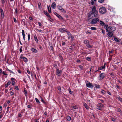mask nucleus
<instances>
[{
    "label": "nucleus",
    "mask_w": 122,
    "mask_h": 122,
    "mask_svg": "<svg viewBox=\"0 0 122 122\" xmlns=\"http://www.w3.org/2000/svg\"><path fill=\"white\" fill-rule=\"evenodd\" d=\"M93 15L95 17L99 18V15H98V12L96 10V8L95 6L93 7L92 10V12H90L88 15V17L90 18H91L93 17Z\"/></svg>",
    "instance_id": "1"
},
{
    "label": "nucleus",
    "mask_w": 122,
    "mask_h": 122,
    "mask_svg": "<svg viewBox=\"0 0 122 122\" xmlns=\"http://www.w3.org/2000/svg\"><path fill=\"white\" fill-rule=\"evenodd\" d=\"M104 28L106 29V32H113L116 29V27L113 26H108L106 24L104 26Z\"/></svg>",
    "instance_id": "2"
},
{
    "label": "nucleus",
    "mask_w": 122,
    "mask_h": 122,
    "mask_svg": "<svg viewBox=\"0 0 122 122\" xmlns=\"http://www.w3.org/2000/svg\"><path fill=\"white\" fill-rule=\"evenodd\" d=\"M99 21V19L97 17L93 19L90 22V23L92 24H96Z\"/></svg>",
    "instance_id": "3"
},
{
    "label": "nucleus",
    "mask_w": 122,
    "mask_h": 122,
    "mask_svg": "<svg viewBox=\"0 0 122 122\" xmlns=\"http://www.w3.org/2000/svg\"><path fill=\"white\" fill-rule=\"evenodd\" d=\"M99 12L102 14L105 13L106 12V10L104 7H101L99 9Z\"/></svg>",
    "instance_id": "4"
},
{
    "label": "nucleus",
    "mask_w": 122,
    "mask_h": 122,
    "mask_svg": "<svg viewBox=\"0 0 122 122\" xmlns=\"http://www.w3.org/2000/svg\"><path fill=\"white\" fill-rule=\"evenodd\" d=\"M84 43L88 48H92L93 47V45L89 44V41L88 40H85Z\"/></svg>",
    "instance_id": "5"
},
{
    "label": "nucleus",
    "mask_w": 122,
    "mask_h": 122,
    "mask_svg": "<svg viewBox=\"0 0 122 122\" xmlns=\"http://www.w3.org/2000/svg\"><path fill=\"white\" fill-rule=\"evenodd\" d=\"M105 77V74L104 73L100 74L98 77V79L99 80L103 79Z\"/></svg>",
    "instance_id": "6"
},
{
    "label": "nucleus",
    "mask_w": 122,
    "mask_h": 122,
    "mask_svg": "<svg viewBox=\"0 0 122 122\" xmlns=\"http://www.w3.org/2000/svg\"><path fill=\"white\" fill-rule=\"evenodd\" d=\"M67 33L68 35L67 37L68 39H69L71 38V40H73L74 38V36H73L72 34H71L69 31H68Z\"/></svg>",
    "instance_id": "7"
},
{
    "label": "nucleus",
    "mask_w": 122,
    "mask_h": 122,
    "mask_svg": "<svg viewBox=\"0 0 122 122\" xmlns=\"http://www.w3.org/2000/svg\"><path fill=\"white\" fill-rule=\"evenodd\" d=\"M57 8L59 10H60L62 12L64 13H66V11L61 6L58 5L57 6Z\"/></svg>",
    "instance_id": "8"
},
{
    "label": "nucleus",
    "mask_w": 122,
    "mask_h": 122,
    "mask_svg": "<svg viewBox=\"0 0 122 122\" xmlns=\"http://www.w3.org/2000/svg\"><path fill=\"white\" fill-rule=\"evenodd\" d=\"M58 30L62 33H63L64 31L66 32L67 33L68 31L67 29H65V28H60L58 29Z\"/></svg>",
    "instance_id": "9"
},
{
    "label": "nucleus",
    "mask_w": 122,
    "mask_h": 122,
    "mask_svg": "<svg viewBox=\"0 0 122 122\" xmlns=\"http://www.w3.org/2000/svg\"><path fill=\"white\" fill-rule=\"evenodd\" d=\"M56 74L58 76H60L62 73V71L61 70H59L58 68H56Z\"/></svg>",
    "instance_id": "10"
},
{
    "label": "nucleus",
    "mask_w": 122,
    "mask_h": 122,
    "mask_svg": "<svg viewBox=\"0 0 122 122\" xmlns=\"http://www.w3.org/2000/svg\"><path fill=\"white\" fill-rule=\"evenodd\" d=\"M0 10L1 14L0 17L1 18L3 19L4 17V15L3 11L2 9L1 8L0 9Z\"/></svg>",
    "instance_id": "11"
},
{
    "label": "nucleus",
    "mask_w": 122,
    "mask_h": 122,
    "mask_svg": "<svg viewBox=\"0 0 122 122\" xmlns=\"http://www.w3.org/2000/svg\"><path fill=\"white\" fill-rule=\"evenodd\" d=\"M54 14L56 15L60 19L62 20L63 19V17L60 15H59L55 12H53Z\"/></svg>",
    "instance_id": "12"
},
{
    "label": "nucleus",
    "mask_w": 122,
    "mask_h": 122,
    "mask_svg": "<svg viewBox=\"0 0 122 122\" xmlns=\"http://www.w3.org/2000/svg\"><path fill=\"white\" fill-rule=\"evenodd\" d=\"M86 85L87 87H88L93 88V86L92 84L89 82L87 83H86Z\"/></svg>",
    "instance_id": "13"
},
{
    "label": "nucleus",
    "mask_w": 122,
    "mask_h": 122,
    "mask_svg": "<svg viewBox=\"0 0 122 122\" xmlns=\"http://www.w3.org/2000/svg\"><path fill=\"white\" fill-rule=\"evenodd\" d=\"M108 32L107 34L108 36L110 37H112L113 36V32Z\"/></svg>",
    "instance_id": "14"
},
{
    "label": "nucleus",
    "mask_w": 122,
    "mask_h": 122,
    "mask_svg": "<svg viewBox=\"0 0 122 122\" xmlns=\"http://www.w3.org/2000/svg\"><path fill=\"white\" fill-rule=\"evenodd\" d=\"M31 50L32 52L34 53H37L38 52V51L36 49L33 48H31Z\"/></svg>",
    "instance_id": "15"
},
{
    "label": "nucleus",
    "mask_w": 122,
    "mask_h": 122,
    "mask_svg": "<svg viewBox=\"0 0 122 122\" xmlns=\"http://www.w3.org/2000/svg\"><path fill=\"white\" fill-rule=\"evenodd\" d=\"M56 5L55 2H53L51 5V7L52 8L55 9L56 7Z\"/></svg>",
    "instance_id": "16"
},
{
    "label": "nucleus",
    "mask_w": 122,
    "mask_h": 122,
    "mask_svg": "<svg viewBox=\"0 0 122 122\" xmlns=\"http://www.w3.org/2000/svg\"><path fill=\"white\" fill-rule=\"evenodd\" d=\"M106 64L105 63L104 65L98 68V70H102L105 68Z\"/></svg>",
    "instance_id": "17"
},
{
    "label": "nucleus",
    "mask_w": 122,
    "mask_h": 122,
    "mask_svg": "<svg viewBox=\"0 0 122 122\" xmlns=\"http://www.w3.org/2000/svg\"><path fill=\"white\" fill-rule=\"evenodd\" d=\"M34 39L35 41L37 43L38 42V40L37 39V36L36 35H34Z\"/></svg>",
    "instance_id": "18"
},
{
    "label": "nucleus",
    "mask_w": 122,
    "mask_h": 122,
    "mask_svg": "<svg viewBox=\"0 0 122 122\" xmlns=\"http://www.w3.org/2000/svg\"><path fill=\"white\" fill-rule=\"evenodd\" d=\"M71 108L72 110H74L76 109H77V107H76L75 106H71Z\"/></svg>",
    "instance_id": "19"
},
{
    "label": "nucleus",
    "mask_w": 122,
    "mask_h": 122,
    "mask_svg": "<svg viewBox=\"0 0 122 122\" xmlns=\"http://www.w3.org/2000/svg\"><path fill=\"white\" fill-rule=\"evenodd\" d=\"M21 59H22L24 60V62H27L28 61V60L26 57H20Z\"/></svg>",
    "instance_id": "20"
},
{
    "label": "nucleus",
    "mask_w": 122,
    "mask_h": 122,
    "mask_svg": "<svg viewBox=\"0 0 122 122\" xmlns=\"http://www.w3.org/2000/svg\"><path fill=\"white\" fill-rule=\"evenodd\" d=\"M22 34L23 38L24 41H25V35L24 33V31L23 30H22Z\"/></svg>",
    "instance_id": "21"
},
{
    "label": "nucleus",
    "mask_w": 122,
    "mask_h": 122,
    "mask_svg": "<svg viewBox=\"0 0 122 122\" xmlns=\"http://www.w3.org/2000/svg\"><path fill=\"white\" fill-rule=\"evenodd\" d=\"M114 39L115 41L116 42H120V41L118 38L116 37H114Z\"/></svg>",
    "instance_id": "22"
},
{
    "label": "nucleus",
    "mask_w": 122,
    "mask_h": 122,
    "mask_svg": "<svg viewBox=\"0 0 122 122\" xmlns=\"http://www.w3.org/2000/svg\"><path fill=\"white\" fill-rule=\"evenodd\" d=\"M100 23L101 25L102 26H104L105 25L104 22L102 21H100Z\"/></svg>",
    "instance_id": "23"
},
{
    "label": "nucleus",
    "mask_w": 122,
    "mask_h": 122,
    "mask_svg": "<svg viewBox=\"0 0 122 122\" xmlns=\"http://www.w3.org/2000/svg\"><path fill=\"white\" fill-rule=\"evenodd\" d=\"M97 0H91L90 3L92 5H93Z\"/></svg>",
    "instance_id": "24"
},
{
    "label": "nucleus",
    "mask_w": 122,
    "mask_h": 122,
    "mask_svg": "<svg viewBox=\"0 0 122 122\" xmlns=\"http://www.w3.org/2000/svg\"><path fill=\"white\" fill-rule=\"evenodd\" d=\"M44 14L47 17H50V15L46 11H44Z\"/></svg>",
    "instance_id": "25"
},
{
    "label": "nucleus",
    "mask_w": 122,
    "mask_h": 122,
    "mask_svg": "<svg viewBox=\"0 0 122 122\" xmlns=\"http://www.w3.org/2000/svg\"><path fill=\"white\" fill-rule=\"evenodd\" d=\"M84 105L85 106V108L87 109H89V107L85 103H84Z\"/></svg>",
    "instance_id": "26"
},
{
    "label": "nucleus",
    "mask_w": 122,
    "mask_h": 122,
    "mask_svg": "<svg viewBox=\"0 0 122 122\" xmlns=\"http://www.w3.org/2000/svg\"><path fill=\"white\" fill-rule=\"evenodd\" d=\"M24 94L26 97L27 96V93L26 89L25 88L24 89Z\"/></svg>",
    "instance_id": "27"
},
{
    "label": "nucleus",
    "mask_w": 122,
    "mask_h": 122,
    "mask_svg": "<svg viewBox=\"0 0 122 122\" xmlns=\"http://www.w3.org/2000/svg\"><path fill=\"white\" fill-rule=\"evenodd\" d=\"M101 92L102 94H105L106 93V92L103 90H102L101 91Z\"/></svg>",
    "instance_id": "28"
},
{
    "label": "nucleus",
    "mask_w": 122,
    "mask_h": 122,
    "mask_svg": "<svg viewBox=\"0 0 122 122\" xmlns=\"http://www.w3.org/2000/svg\"><path fill=\"white\" fill-rule=\"evenodd\" d=\"M99 106L102 109V108H104V106L101 103H99L98 104Z\"/></svg>",
    "instance_id": "29"
},
{
    "label": "nucleus",
    "mask_w": 122,
    "mask_h": 122,
    "mask_svg": "<svg viewBox=\"0 0 122 122\" xmlns=\"http://www.w3.org/2000/svg\"><path fill=\"white\" fill-rule=\"evenodd\" d=\"M114 8L111 7H109L108 8V9L110 10V11H113Z\"/></svg>",
    "instance_id": "30"
},
{
    "label": "nucleus",
    "mask_w": 122,
    "mask_h": 122,
    "mask_svg": "<svg viewBox=\"0 0 122 122\" xmlns=\"http://www.w3.org/2000/svg\"><path fill=\"white\" fill-rule=\"evenodd\" d=\"M71 119V117L70 116H68L66 118V119L67 120L69 121Z\"/></svg>",
    "instance_id": "31"
},
{
    "label": "nucleus",
    "mask_w": 122,
    "mask_h": 122,
    "mask_svg": "<svg viewBox=\"0 0 122 122\" xmlns=\"http://www.w3.org/2000/svg\"><path fill=\"white\" fill-rule=\"evenodd\" d=\"M68 91L69 92L70 94H72L73 93V92L71 91V90L70 88L69 89Z\"/></svg>",
    "instance_id": "32"
},
{
    "label": "nucleus",
    "mask_w": 122,
    "mask_h": 122,
    "mask_svg": "<svg viewBox=\"0 0 122 122\" xmlns=\"http://www.w3.org/2000/svg\"><path fill=\"white\" fill-rule=\"evenodd\" d=\"M36 30L38 32H42V30L38 29H36Z\"/></svg>",
    "instance_id": "33"
},
{
    "label": "nucleus",
    "mask_w": 122,
    "mask_h": 122,
    "mask_svg": "<svg viewBox=\"0 0 122 122\" xmlns=\"http://www.w3.org/2000/svg\"><path fill=\"white\" fill-rule=\"evenodd\" d=\"M47 7L48 12L49 13H51V7H50V8H49L48 6H47Z\"/></svg>",
    "instance_id": "34"
},
{
    "label": "nucleus",
    "mask_w": 122,
    "mask_h": 122,
    "mask_svg": "<svg viewBox=\"0 0 122 122\" xmlns=\"http://www.w3.org/2000/svg\"><path fill=\"white\" fill-rule=\"evenodd\" d=\"M7 70L10 73H11L13 74H15V73L13 72L11 70H10L7 68Z\"/></svg>",
    "instance_id": "35"
},
{
    "label": "nucleus",
    "mask_w": 122,
    "mask_h": 122,
    "mask_svg": "<svg viewBox=\"0 0 122 122\" xmlns=\"http://www.w3.org/2000/svg\"><path fill=\"white\" fill-rule=\"evenodd\" d=\"M97 109L100 110H101L102 109V108H101L98 105L97 106Z\"/></svg>",
    "instance_id": "36"
},
{
    "label": "nucleus",
    "mask_w": 122,
    "mask_h": 122,
    "mask_svg": "<svg viewBox=\"0 0 122 122\" xmlns=\"http://www.w3.org/2000/svg\"><path fill=\"white\" fill-rule=\"evenodd\" d=\"M95 87L96 88H100V86L98 85H97L96 84H95Z\"/></svg>",
    "instance_id": "37"
},
{
    "label": "nucleus",
    "mask_w": 122,
    "mask_h": 122,
    "mask_svg": "<svg viewBox=\"0 0 122 122\" xmlns=\"http://www.w3.org/2000/svg\"><path fill=\"white\" fill-rule=\"evenodd\" d=\"M49 17L48 19L51 22H52L53 21V20L51 17L50 16V17Z\"/></svg>",
    "instance_id": "38"
},
{
    "label": "nucleus",
    "mask_w": 122,
    "mask_h": 122,
    "mask_svg": "<svg viewBox=\"0 0 122 122\" xmlns=\"http://www.w3.org/2000/svg\"><path fill=\"white\" fill-rule=\"evenodd\" d=\"M86 59L88 60L89 61H91V59L89 57H87L86 58Z\"/></svg>",
    "instance_id": "39"
},
{
    "label": "nucleus",
    "mask_w": 122,
    "mask_h": 122,
    "mask_svg": "<svg viewBox=\"0 0 122 122\" xmlns=\"http://www.w3.org/2000/svg\"><path fill=\"white\" fill-rule=\"evenodd\" d=\"M35 99L36 101V102L37 103H40V101H39V100L37 98H36Z\"/></svg>",
    "instance_id": "40"
},
{
    "label": "nucleus",
    "mask_w": 122,
    "mask_h": 122,
    "mask_svg": "<svg viewBox=\"0 0 122 122\" xmlns=\"http://www.w3.org/2000/svg\"><path fill=\"white\" fill-rule=\"evenodd\" d=\"M96 28L95 27H91L90 28V29L92 30H96Z\"/></svg>",
    "instance_id": "41"
},
{
    "label": "nucleus",
    "mask_w": 122,
    "mask_h": 122,
    "mask_svg": "<svg viewBox=\"0 0 122 122\" xmlns=\"http://www.w3.org/2000/svg\"><path fill=\"white\" fill-rule=\"evenodd\" d=\"M30 34H28V40L29 41L30 39Z\"/></svg>",
    "instance_id": "42"
},
{
    "label": "nucleus",
    "mask_w": 122,
    "mask_h": 122,
    "mask_svg": "<svg viewBox=\"0 0 122 122\" xmlns=\"http://www.w3.org/2000/svg\"><path fill=\"white\" fill-rule=\"evenodd\" d=\"M79 66L81 70H82L83 69V67L82 66L79 65Z\"/></svg>",
    "instance_id": "43"
},
{
    "label": "nucleus",
    "mask_w": 122,
    "mask_h": 122,
    "mask_svg": "<svg viewBox=\"0 0 122 122\" xmlns=\"http://www.w3.org/2000/svg\"><path fill=\"white\" fill-rule=\"evenodd\" d=\"M104 0H98V2L100 3H102L104 1Z\"/></svg>",
    "instance_id": "44"
},
{
    "label": "nucleus",
    "mask_w": 122,
    "mask_h": 122,
    "mask_svg": "<svg viewBox=\"0 0 122 122\" xmlns=\"http://www.w3.org/2000/svg\"><path fill=\"white\" fill-rule=\"evenodd\" d=\"M38 24L39 26H41L42 25V24L41 23L39 22H38Z\"/></svg>",
    "instance_id": "45"
},
{
    "label": "nucleus",
    "mask_w": 122,
    "mask_h": 122,
    "mask_svg": "<svg viewBox=\"0 0 122 122\" xmlns=\"http://www.w3.org/2000/svg\"><path fill=\"white\" fill-rule=\"evenodd\" d=\"M13 19H14V22L15 23H16L17 22V20H16V18H15L14 17Z\"/></svg>",
    "instance_id": "46"
},
{
    "label": "nucleus",
    "mask_w": 122,
    "mask_h": 122,
    "mask_svg": "<svg viewBox=\"0 0 122 122\" xmlns=\"http://www.w3.org/2000/svg\"><path fill=\"white\" fill-rule=\"evenodd\" d=\"M27 107L28 108H31L32 107V106L30 105H28L27 106Z\"/></svg>",
    "instance_id": "47"
},
{
    "label": "nucleus",
    "mask_w": 122,
    "mask_h": 122,
    "mask_svg": "<svg viewBox=\"0 0 122 122\" xmlns=\"http://www.w3.org/2000/svg\"><path fill=\"white\" fill-rule=\"evenodd\" d=\"M113 53V51L111 50V51H110L109 52V54H110L111 53L112 54Z\"/></svg>",
    "instance_id": "48"
},
{
    "label": "nucleus",
    "mask_w": 122,
    "mask_h": 122,
    "mask_svg": "<svg viewBox=\"0 0 122 122\" xmlns=\"http://www.w3.org/2000/svg\"><path fill=\"white\" fill-rule=\"evenodd\" d=\"M101 30L103 34H105V31L103 30V29H101Z\"/></svg>",
    "instance_id": "49"
},
{
    "label": "nucleus",
    "mask_w": 122,
    "mask_h": 122,
    "mask_svg": "<svg viewBox=\"0 0 122 122\" xmlns=\"http://www.w3.org/2000/svg\"><path fill=\"white\" fill-rule=\"evenodd\" d=\"M27 73L28 74H30V71L29 69H27Z\"/></svg>",
    "instance_id": "50"
},
{
    "label": "nucleus",
    "mask_w": 122,
    "mask_h": 122,
    "mask_svg": "<svg viewBox=\"0 0 122 122\" xmlns=\"http://www.w3.org/2000/svg\"><path fill=\"white\" fill-rule=\"evenodd\" d=\"M77 62L78 63H79L81 62V61L80 60H79V59H77Z\"/></svg>",
    "instance_id": "51"
},
{
    "label": "nucleus",
    "mask_w": 122,
    "mask_h": 122,
    "mask_svg": "<svg viewBox=\"0 0 122 122\" xmlns=\"http://www.w3.org/2000/svg\"><path fill=\"white\" fill-rule=\"evenodd\" d=\"M2 72V74H4V75H8V74L6 73H5L3 71Z\"/></svg>",
    "instance_id": "52"
},
{
    "label": "nucleus",
    "mask_w": 122,
    "mask_h": 122,
    "mask_svg": "<svg viewBox=\"0 0 122 122\" xmlns=\"http://www.w3.org/2000/svg\"><path fill=\"white\" fill-rule=\"evenodd\" d=\"M1 2L2 4H3L5 2L4 0H1Z\"/></svg>",
    "instance_id": "53"
},
{
    "label": "nucleus",
    "mask_w": 122,
    "mask_h": 122,
    "mask_svg": "<svg viewBox=\"0 0 122 122\" xmlns=\"http://www.w3.org/2000/svg\"><path fill=\"white\" fill-rule=\"evenodd\" d=\"M38 7L40 8L41 6V4L40 3H39L38 4Z\"/></svg>",
    "instance_id": "54"
},
{
    "label": "nucleus",
    "mask_w": 122,
    "mask_h": 122,
    "mask_svg": "<svg viewBox=\"0 0 122 122\" xmlns=\"http://www.w3.org/2000/svg\"><path fill=\"white\" fill-rule=\"evenodd\" d=\"M15 82L14 81H13L12 82V85H14L15 84Z\"/></svg>",
    "instance_id": "55"
},
{
    "label": "nucleus",
    "mask_w": 122,
    "mask_h": 122,
    "mask_svg": "<svg viewBox=\"0 0 122 122\" xmlns=\"http://www.w3.org/2000/svg\"><path fill=\"white\" fill-rule=\"evenodd\" d=\"M41 101H42L44 103H45V102L44 101V100L42 98H41Z\"/></svg>",
    "instance_id": "56"
},
{
    "label": "nucleus",
    "mask_w": 122,
    "mask_h": 122,
    "mask_svg": "<svg viewBox=\"0 0 122 122\" xmlns=\"http://www.w3.org/2000/svg\"><path fill=\"white\" fill-rule=\"evenodd\" d=\"M116 86L117 88L118 89L120 88V87L119 86L117 85H116Z\"/></svg>",
    "instance_id": "57"
},
{
    "label": "nucleus",
    "mask_w": 122,
    "mask_h": 122,
    "mask_svg": "<svg viewBox=\"0 0 122 122\" xmlns=\"http://www.w3.org/2000/svg\"><path fill=\"white\" fill-rule=\"evenodd\" d=\"M10 83H11L10 81H9L8 82L7 84L8 85H9L10 84Z\"/></svg>",
    "instance_id": "58"
},
{
    "label": "nucleus",
    "mask_w": 122,
    "mask_h": 122,
    "mask_svg": "<svg viewBox=\"0 0 122 122\" xmlns=\"http://www.w3.org/2000/svg\"><path fill=\"white\" fill-rule=\"evenodd\" d=\"M65 43L64 41H62V44L63 45H65Z\"/></svg>",
    "instance_id": "59"
},
{
    "label": "nucleus",
    "mask_w": 122,
    "mask_h": 122,
    "mask_svg": "<svg viewBox=\"0 0 122 122\" xmlns=\"http://www.w3.org/2000/svg\"><path fill=\"white\" fill-rule=\"evenodd\" d=\"M22 48V47H21V48H20L19 50L20 51V52H21L22 51V48Z\"/></svg>",
    "instance_id": "60"
},
{
    "label": "nucleus",
    "mask_w": 122,
    "mask_h": 122,
    "mask_svg": "<svg viewBox=\"0 0 122 122\" xmlns=\"http://www.w3.org/2000/svg\"><path fill=\"white\" fill-rule=\"evenodd\" d=\"M18 71L19 73H21V71L19 69L18 70Z\"/></svg>",
    "instance_id": "61"
},
{
    "label": "nucleus",
    "mask_w": 122,
    "mask_h": 122,
    "mask_svg": "<svg viewBox=\"0 0 122 122\" xmlns=\"http://www.w3.org/2000/svg\"><path fill=\"white\" fill-rule=\"evenodd\" d=\"M18 116L19 117H21V114H18Z\"/></svg>",
    "instance_id": "62"
},
{
    "label": "nucleus",
    "mask_w": 122,
    "mask_h": 122,
    "mask_svg": "<svg viewBox=\"0 0 122 122\" xmlns=\"http://www.w3.org/2000/svg\"><path fill=\"white\" fill-rule=\"evenodd\" d=\"M111 120L114 121V122H115V119L114 118H111Z\"/></svg>",
    "instance_id": "63"
},
{
    "label": "nucleus",
    "mask_w": 122,
    "mask_h": 122,
    "mask_svg": "<svg viewBox=\"0 0 122 122\" xmlns=\"http://www.w3.org/2000/svg\"><path fill=\"white\" fill-rule=\"evenodd\" d=\"M50 48L52 50V51L53 50V48L52 46H51Z\"/></svg>",
    "instance_id": "64"
}]
</instances>
